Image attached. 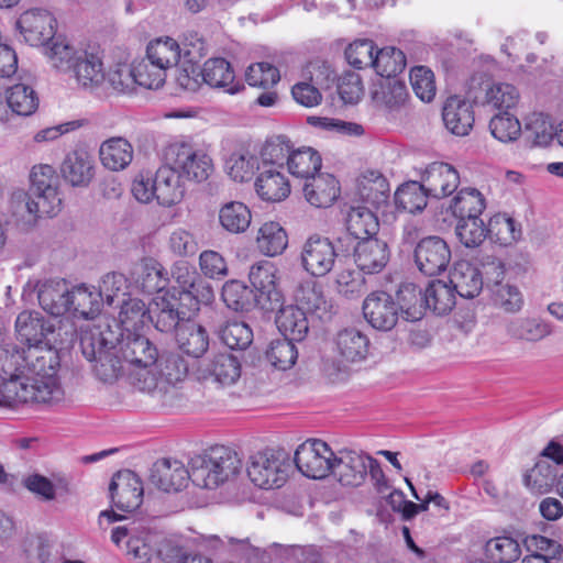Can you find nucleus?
<instances>
[{
    "instance_id": "1",
    "label": "nucleus",
    "mask_w": 563,
    "mask_h": 563,
    "mask_svg": "<svg viewBox=\"0 0 563 563\" xmlns=\"http://www.w3.org/2000/svg\"><path fill=\"white\" fill-rule=\"evenodd\" d=\"M8 368L11 379L3 384L2 396L8 404L52 402L63 396L58 382L59 356L48 344L23 347L10 353Z\"/></svg>"
},
{
    "instance_id": "2",
    "label": "nucleus",
    "mask_w": 563,
    "mask_h": 563,
    "mask_svg": "<svg viewBox=\"0 0 563 563\" xmlns=\"http://www.w3.org/2000/svg\"><path fill=\"white\" fill-rule=\"evenodd\" d=\"M118 338L109 327L81 329L80 349L82 355L92 364L95 375L104 383L115 382L123 369V357L117 343Z\"/></svg>"
},
{
    "instance_id": "3",
    "label": "nucleus",
    "mask_w": 563,
    "mask_h": 563,
    "mask_svg": "<svg viewBox=\"0 0 563 563\" xmlns=\"http://www.w3.org/2000/svg\"><path fill=\"white\" fill-rule=\"evenodd\" d=\"M191 482L200 488L216 489L236 478L242 460L231 448L214 445L190 459Z\"/></svg>"
},
{
    "instance_id": "4",
    "label": "nucleus",
    "mask_w": 563,
    "mask_h": 563,
    "mask_svg": "<svg viewBox=\"0 0 563 563\" xmlns=\"http://www.w3.org/2000/svg\"><path fill=\"white\" fill-rule=\"evenodd\" d=\"M124 539L126 555L135 563H150L155 555L166 563L178 558L177 548L170 547L161 534L150 531L142 523L133 521L112 530L113 543L120 545Z\"/></svg>"
},
{
    "instance_id": "5",
    "label": "nucleus",
    "mask_w": 563,
    "mask_h": 563,
    "mask_svg": "<svg viewBox=\"0 0 563 563\" xmlns=\"http://www.w3.org/2000/svg\"><path fill=\"white\" fill-rule=\"evenodd\" d=\"M164 162L169 164L184 179L206 181L213 173V159L209 153L189 140H176L164 148Z\"/></svg>"
},
{
    "instance_id": "6",
    "label": "nucleus",
    "mask_w": 563,
    "mask_h": 563,
    "mask_svg": "<svg viewBox=\"0 0 563 563\" xmlns=\"http://www.w3.org/2000/svg\"><path fill=\"white\" fill-rule=\"evenodd\" d=\"M31 194L26 196L25 207L30 214L54 217L62 209L58 190L59 178L55 168L48 164L34 165L30 173Z\"/></svg>"
},
{
    "instance_id": "7",
    "label": "nucleus",
    "mask_w": 563,
    "mask_h": 563,
    "mask_svg": "<svg viewBox=\"0 0 563 563\" xmlns=\"http://www.w3.org/2000/svg\"><path fill=\"white\" fill-rule=\"evenodd\" d=\"M145 373L146 376L139 378L136 387L142 391L163 394L168 386H175L186 378L188 364L178 353L165 352L157 356L152 369Z\"/></svg>"
},
{
    "instance_id": "8",
    "label": "nucleus",
    "mask_w": 563,
    "mask_h": 563,
    "mask_svg": "<svg viewBox=\"0 0 563 563\" xmlns=\"http://www.w3.org/2000/svg\"><path fill=\"white\" fill-rule=\"evenodd\" d=\"M287 460L283 452L273 449L252 454L246 465L250 481L262 489L278 488L287 479Z\"/></svg>"
},
{
    "instance_id": "9",
    "label": "nucleus",
    "mask_w": 563,
    "mask_h": 563,
    "mask_svg": "<svg viewBox=\"0 0 563 563\" xmlns=\"http://www.w3.org/2000/svg\"><path fill=\"white\" fill-rule=\"evenodd\" d=\"M334 453L322 440L313 439L301 443L294 456L298 471L308 478L321 479L332 472Z\"/></svg>"
},
{
    "instance_id": "10",
    "label": "nucleus",
    "mask_w": 563,
    "mask_h": 563,
    "mask_svg": "<svg viewBox=\"0 0 563 563\" xmlns=\"http://www.w3.org/2000/svg\"><path fill=\"white\" fill-rule=\"evenodd\" d=\"M109 494L114 508L124 512H133L143 503L144 487L142 479L133 471H119L111 479Z\"/></svg>"
},
{
    "instance_id": "11",
    "label": "nucleus",
    "mask_w": 563,
    "mask_h": 563,
    "mask_svg": "<svg viewBox=\"0 0 563 563\" xmlns=\"http://www.w3.org/2000/svg\"><path fill=\"white\" fill-rule=\"evenodd\" d=\"M335 258V247L328 238L312 235L302 244L300 263L311 276H325L332 271Z\"/></svg>"
},
{
    "instance_id": "12",
    "label": "nucleus",
    "mask_w": 563,
    "mask_h": 563,
    "mask_svg": "<svg viewBox=\"0 0 563 563\" xmlns=\"http://www.w3.org/2000/svg\"><path fill=\"white\" fill-rule=\"evenodd\" d=\"M123 361L139 367V372L134 374V385L139 378L146 376L145 371H151L157 361V349L144 335L128 333L121 341H117Z\"/></svg>"
},
{
    "instance_id": "13",
    "label": "nucleus",
    "mask_w": 563,
    "mask_h": 563,
    "mask_svg": "<svg viewBox=\"0 0 563 563\" xmlns=\"http://www.w3.org/2000/svg\"><path fill=\"white\" fill-rule=\"evenodd\" d=\"M415 264L428 276H435L446 269L451 261V250L439 236H428L418 242L413 252Z\"/></svg>"
},
{
    "instance_id": "14",
    "label": "nucleus",
    "mask_w": 563,
    "mask_h": 563,
    "mask_svg": "<svg viewBox=\"0 0 563 563\" xmlns=\"http://www.w3.org/2000/svg\"><path fill=\"white\" fill-rule=\"evenodd\" d=\"M190 317L191 313L181 306L175 294L165 291L154 298L148 321L153 322L158 331L168 333L177 331L180 323L186 322Z\"/></svg>"
},
{
    "instance_id": "15",
    "label": "nucleus",
    "mask_w": 563,
    "mask_h": 563,
    "mask_svg": "<svg viewBox=\"0 0 563 563\" xmlns=\"http://www.w3.org/2000/svg\"><path fill=\"white\" fill-rule=\"evenodd\" d=\"M477 86L484 91L483 103L498 112H510L520 101V92L517 87L508 82L484 81L483 76H473L470 81L468 95L475 100L478 99L474 92Z\"/></svg>"
},
{
    "instance_id": "16",
    "label": "nucleus",
    "mask_w": 563,
    "mask_h": 563,
    "mask_svg": "<svg viewBox=\"0 0 563 563\" xmlns=\"http://www.w3.org/2000/svg\"><path fill=\"white\" fill-rule=\"evenodd\" d=\"M365 320L379 331H389L398 322V306L386 291L376 290L366 296L362 306Z\"/></svg>"
},
{
    "instance_id": "17",
    "label": "nucleus",
    "mask_w": 563,
    "mask_h": 563,
    "mask_svg": "<svg viewBox=\"0 0 563 563\" xmlns=\"http://www.w3.org/2000/svg\"><path fill=\"white\" fill-rule=\"evenodd\" d=\"M56 20L46 10L32 9L23 12L16 21V26L24 41L31 46L44 47L48 42L56 38Z\"/></svg>"
},
{
    "instance_id": "18",
    "label": "nucleus",
    "mask_w": 563,
    "mask_h": 563,
    "mask_svg": "<svg viewBox=\"0 0 563 563\" xmlns=\"http://www.w3.org/2000/svg\"><path fill=\"white\" fill-rule=\"evenodd\" d=\"M296 306L306 314L322 322L330 321L335 313L331 299H328L322 287L312 280L300 283L294 294Z\"/></svg>"
},
{
    "instance_id": "19",
    "label": "nucleus",
    "mask_w": 563,
    "mask_h": 563,
    "mask_svg": "<svg viewBox=\"0 0 563 563\" xmlns=\"http://www.w3.org/2000/svg\"><path fill=\"white\" fill-rule=\"evenodd\" d=\"M369 455L352 450H342L334 454L332 474L344 486H360L367 476Z\"/></svg>"
},
{
    "instance_id": "20",
    "label": "nucleus",
    "mask_w": 563,
    "mask_h": 563,
    "mask_svg": "<svg viewBox=\"0 0 563 563\" xmlns=\"http://www.w3.org/2000/svg\"><path fill=\"white\" fill-rule=\"evenodd\" d=\"M191 481V467L178 460L162 459L154 463L150 481L165 493L179 492Z\"/></svg>"
},
{
    "instance_id": "21",
    "label": "nucleus",
    "mask_w": 563,
    "mask_h": 563,
    "mask_svg": "<svg viewBox=\"0 0 563 563\" xmlns=\"http://www.w3.org/2000/svg\"><path fill=\"white\" fill-rule=\"evenodd\" d=\"M369 339L356 328L340 330L333 338L332 351L341 364L356 363L366 358Z\"/></svg>"
},
{
    "instance_id": "22",
    "label": "nucleus",
    "mask_w": 563,
    "mask_h": 563,
    "mask_svg": "<svg viewBox=\"0 0 563 563\" xmlns=\"http://www.w3.org/2000/svg\"><path fill=\"white\" fill-rule=\"evenodd\" d=\"M430 197L440 199L453 194L460 185V174L450 164L433 162L427 166L421 176Z\"/></svg>"
},
{
    "instance_id": "23",
    "label": "nucleus",
    "mask_w": 563,
    "mask_h": 563,
    "mask_svg": "<svg viewBox=\"0 0 563 563\" xmlns=\"http://www.w3.org/2000/svg\"><path fill=\"white\" fill-rule=\"evenodd\" d=\"M69 77L84 89L93 90L101 87L106 82V71L100 53L84 48Z\"/></svg>"
},
{
    "instance_id": "24",
    "label": "nucleus",
    "mask_w": 563,
    "mask_h": 563,
    "mask_svg": "<svg viewBox=\"0 0 563 563\" xmlns=\"http://www.w3.org/2000/svg\"><path fill=\"white\" fill-rule=\"evenodd\" d=\"M93 156L85 148L69 152L62 165L64 179L74 187H87L95 176Z\"/></svg>"
},
{
    "instance_id": "25",
    "label": "nucleus",
    "mask_w": 563,
    "mask_h": 563,
    "mask_svg": "<svg viewBox=\"0 0 563 563\" xmlns=\"http://www.w3.org/2000/svg\"><path fill=\"white\" fill-rule=\"evenodd\" d=\"M372 100L386 115H394L401 111L408 100L407 87L398 79H380L374 85Z\"/></svg>"
},
{
    "instance_id": "26",
    "label": "nucleus",
    "mask_w": 563,
    "mask_h": 563,
    "mask_svg": "<svg viewBox=\"0 0 563 563\" xmlns=\"http://www.w3.org/2000/svg\"><path fill=\"white\" fill-rule=\"evenodd\" d=\"M305 199L316 208H328L340 197L339 180L330 173H319L303 183Z\"/></svg>"
},
{
    "instance_id": "27",
    "label": "nucleus",
    "mask_w": 563,
    "mask_h": 563,
    "mask_svg": "<svg viewBox=\"0 0 563 563\" xmlns=\"http://www.w3.org/2000/svg\"><path fill=\"white\" fill-rule=\"evenodd\" d=\"M54 331V325L46 321L41 312L22 311L15 320L18 340L24 347L43 345L47 334Z\"/></svg>"
},
{
    "instance_id": "28",
    "label": "nucleus",
    "mask_w": 563,
    "mask_h": 563,
    "mask_svg": "<svg viewBox=\"0 0 563 563\" xmlns=\"http://www.w3.org/2000/svg\"><path fill=\"white\" fill-rule=\"evenodd\" d=\"M442 118L445 128L459 136L467 135L475 121L472 103L460 96H451L446 99Z\"/></svg>"
},
{
    "instance_id": "29",
    "label": "nucleus",
    "mask_w": 563,
    "mask_h": 563,
    "mask_svg": "<svg viewBox=\"0 0 563 563\" xmlns=\"http://www.w3.org/2000/svg\"><path fill=\"white\" fill-rule=\"evenodd\" d=\"M98 154L100 163L106 169L122 172L132 163L134 147L128 139L112 136L101 142Z\"/></svg>"
},
{
    "instance_id": "30",
    "label": "nucleus",
    "mask_w": 563,
    "mask_h": 563,
    "mask_svg": "<svg viewBox=\"0 0 563 563\" xmlns=\"http://www.w3.org/2000/svg\"><path fill=\"white\" fill-rule=\"evenodd\" d=\"M156 200L163 207L179 203L186 192L184 178L169 164L164 162L155 174Z\"/></svg>"
},
{
    "instance_id": "31",
    "label": "nucleus",
    "mask_w": 563,
    "mask_h": 563,
    "mask_svg": "<svg viewBox=\"0 0 563 563\" xmlns=\"http://www.w3.org/2000/svg\"><path fill=\"white\" fill-rule=\"evenodd\" d=\"M354 260L364 273H378L389 260L388 246L376 238L358 241L354 246Z\"/></svg>"
},
{
    "instance_id": "32",
    "label": "nucleus",
    "mask_w": 563,
    "mask_h": 563,
    "mask_svg": "<svg viewBox=\"0 0 563 563\" xmlns=\"http://www.w3.org/2000/svg\"><path fill=\"white\" fill-rule=\"evenodd\" d=\"M37 298L43 310L52 316L69 312L70 289L64 279H48L38 284Z\"/></svg>"
},
{
    "instance_id": "33",
    "label": "nucleus",
    "mask_w": 563,
    "mask_h": 563,
    "mask_svg": "<svg viewBox=\"0 0 563 563\" xmlns=\"http://www.w3.org/2000/svg\"><path fill=\"white\" fill-rule=\"evenodd\" d=\"M82 51L84 47L75 45L66 37L57 36L46 44L44 55L51 68L69 76Z\"/></svg>"
},
{
    "instance_id": "34",
    "label": "nucleus",
    "mask_w": 563,
    "mask_h": 563,
    "mask_svg": "<svg viewBox=\"0 0 563 563\" xmlns=\"http://www.w3.org/2000/svg\"><path fill=\"white\" fill-rule=\"evenodd\" d=\"M255 189L261 199L278 202L290 194V185L283 169L274 166H263L256 181Z\"/></svg>"
},
{
    "instance_id": "35",
    "label": "nucleus",
    "mask_w": 563,
    "mask_h": 563,
    "mask_svg": "<svg viewBox=\"0 0 563 563\" xmlns=\"http://www.w3.org/2000/svg\"><path fill=\"white\" fill-rule=\"evenodd\" d=\"M131 276L135 284L147 294L158 292L166 287L167 272L153 257L141 258L132 268Z\"/></svg>"
},
{
    "instance_id": "36",
    "label": "nucleus",
    "mask_w": 563,
    "mask_h": 563,
    "mask_svg": "<svg viewBox=\"0 0 563 563\" xmlns=\"http://www.w3.org/2000/svg\"><path fill=\"white\" fill-rule=\"evenodd\" d=\"M449 280L456 294L468 299L477 297L484 287L481 269L467 261L454 264Z\"/></svg>"
},
{
    "instance_id": "37",
    "label": "nucleus",
    "mask_w": 563,
    "mask_h": 563,
    "mask_svg": "<svg viewBox=\"0 0 563 563\" xmlns=\"http://www.w3.org/2000/svg\"><path fill=\"white\" fill-rule=\"evenodd\" d=\"M201 78L205 84L213 88H222L230 95H235L243 88L235 82V75L231 64L224 58H210L205 62L200 69Z\"/></svg>"
},
{
    "instance_id": "38",
    "label": "nucleus",
    "mask_w": 563,
    "mask_h": 563,
    "mask_svg": "<svg viewBox=\"0 0 563 563\" xmlns=\"http://www.w3.org/2000/svg\"><path fill=\"white\" fill-rule=\"evenodd\" d=\"M277 267L269 261H260L251 266L249 279L255 290L260 292L261 301L264 297L271 302L280 300V292L277 289Z\"/></svg>"
},
{
    "instance_id": "39",
    "label": "nucleus",
    "mask_w": 563,
    "mask_h": 563,
    "mask_svg": "<svg viewBox=\"0 0 563 563\" xmlns=\"http://www.w3.org/2000/svg\"><path fill=\"white\" fill-rule=\"evenodd\" d=\"M203 372L205 378L211 379L221 386H231L241 376V363L232 354L220 353L208 362Z\"/></svg>"
},
{
    "instance_id": "40",
    "label": "nucleus",
    "mask_w": 563,
    "mask_h": 563,
    "mask_svg": "<svg viewBox=\"0 0 563 563\" xmlns=\"http://www.w3.org/2000/svg\"><path fill=\"white\" fill-rule=\"evenodd\" d=\"M178 347L189 356H202L209 346V336L205 328L188 319L180 323L176 332Z\"/></svg>"
},
{
    "instance_id": "41",
    "label": "nucleus",
    "mask_w": 563,
    "mask_h": 563,
    "mask_svg": "<svg viewBox=\"0 0 563 563\" xmlns=\"http://www.w3.org/2000/svg\"><path fill=\"white\" fill-rule=\"evenodd\" d=\"M279 332L290 340L302 341L309 331V321L305 311L296 305L282 307L276 316Z\"/></svg>"
},
{
    "instance_id": "42",
    "label": "nucleus",
    "mask_w": 563,
    "mask_h": 563,
    "mask_svg": "<svg viewBox=\"0 0 563 563\" xmlns=\"http://www.w3.org/2000/svg\"><path fill=\"white\" fill-rule=\"evenodd\" d=\"M346 230L356 240L374 238L379 230V222L375 212L366 206H352L347 211Z\"/></svg>"
},
{
    "instance_id": "43",
    "label": "nucleus",
    "mask_w": 563,
    "mask_h": 563,
    "mask_svg": "<svg viewBox=\"0 0 563 563\" xmlns=\"http://www.w3.org/2000/svg\"><path fill=\"white\" fill-rule=\"evenodd\" d=\"M221 297L225 306L236 312L251 311L258 305L264 309L267 308L251 288L235 279L229 280L223 285Z\"/></svg>"
},
{
    "instance_id": "44",
    "label": "nucleus",
    "mask_w": 563,
    "mask_h": 563,
    "mask_svg": "<svg viewBox=\"0 0 563 563\" xmlns=\"http://www.w3.org/2000/svg\"><path fill=\"white\" fill-rule=\"evenodd\" d=\"M357 192L362 201L379 208L387 201L389 185L382 174L371 170L358 178Z\"/></svg>"
},
{
    "instance_id": "45",
    "label": "nucleus",
    "mask_w": 563,
    "mask_h": 563,
    "mask_svg": "<svg viewBox=\"0 0 563 563\" xmlns=\"http://www.w3.org/2000/svg\"><path fill=\"white\" fill-rule=\"evenodd\" d=\"M322 158L321 155L312 147H301L294 150L292 154L287 161L289 173L297 178L305 181L310 180V177L317 176L321 173Z\"/></svg>"
},
{
    "instance_id": "46",
    "label": "nucleus",
    "mask_w": 563,
    "mask_h": 563,
    "mask_svg": "<svg viewBox=\"0 0 563 563\" xmlns=\"http://www.w3.org/2000/svg\"><path fill=\"white\" fill-rule=\"evenodd\" d=\"M523 544L529 554L521 563H552L562 553V545L556 540L540 534L526 537Z\"/></svg>"
},
{
    "instance_id": "47",
    "label": "nucleus",
    "mask_w": 563,
    "mask_h": 563,
    "mask_svg": "<svg viewBox=\"0 0 563 563\" xmlns=\"http://www.w3.org/2000/svg\"><path fill=\"white\" fill-rule=\"evenodd\" d=\"M221 228L231 234L245 232L252 221L251 210L246 205L240 201H230L224 203L218 213Z\"/></svg>"
},
{
    "instance_id": "48",
    "label": "nucleus",
    "mask_w": 563,
    "mask_h": 563,
    "mask_svg": "<svg viewBox=\"0 0 563 563\" xmlns=\"http://www.w3.org/2000/svg\"><path fill=\"white\" fill-rule=\"evenodd\" d=\"M525 132L533 146L545 147L558 134L551 117L543 112H532L525 118Z\"/></svg>"
},
{
    "instance_id": "49",
    "label": "nucleus",
    "mask_w": 563,
    "mask_h": 563,
    "mask_svg": "<svg viewBox=\"0 0 563 563\" xmlns=\"http://www.w3.org/2000/svg\"><path fill=\"white\" fill-rule=\"evenodd\" d=\"M398 314L407 321L420 320L426 311L424 296L419 287L413 284H404L397 291Z\"/></svg>"
},
{
    "instance_id": "50",
    "label": "nucleus",
    "mask_w": 563,
    "mask_h": 563,
    "mask_svg": "<svg viewBox=\"0 0 563 563\" xmlns=\"http://www.w3.org/2000/svg\"><path fill=\"white\" fill-rule=\"evenodd\" d=\"M488 292L492 303L507 313L519 312L523 307V295L515 284L509 282L488 284Z\"/></svg>"
},
{
    "instance_id": "51",
    "label": "nucleus",
    "mask_w": 563,
    "mask_h": 563,
    "mask_svg": "<svg viewBox=\"0 0 563 563\" xmlns=\"http://www.w3.org/2000/svg\"><path fill=\"white\" fill-rule=\"evenodd\" d=\"M288 244L286 231L277 222L269 221L262 224L256 236L257 250L266 256L282 254Z\"/></svg>"
},
{
    "instance_id": "52",
    "label": "nucleus",
    "mask_w": 563,
    "mask_h": 563,
    "mask_svg": "<svg viewBox=\"0 0 563 563\" xmlns=\"http://www.w3.org/2000/svg\"><path fill=\"white\" fill-rule=\"evenodd\" d=\"M423 296L426 309L428 308L440 316L446 314L455 306V290L450 283L432 280L426 288Z\"/></svg>"
},
{
    "instance_id": "53",
    "label": "nucleus",
    "mask_w": 563,
    "mask_h": 563,
    "mask_svg": "<svg viewBox=\"0 0 563 563\" xmlns=\"http://www.w3.org/2000/svg\"><path fill=\"white\" fill-rule=\"evenodd\" d=\"M486 208L483 194L476 188H463L452 198L449 209L455 218L481 217Z\"/></svg>"
},
{
    "instance_id": "54",
    "label": "nucleus",
    "mask_w": 563,
    "mask_h": 563,
    "mask_svg": "<svg viewBox=\"0 0 563 563\" xmlns=\"http://www.w3.org/2000/svg\"><path fill=\"white\" fill-rule=\"evenodd\" d=\"M101 302L99 291L79 286L70 290L69 312L84 319H93L100 312Z\"/></svg>"
},
{
    "instance_id": "55",
    "label": "nucleus",
    "mask_w": 563,
    "mask_h": 563,
    "mask_svg": "<svg viewBox=\"0 0 563 563\" xmlns=\"http://www.w3.org/2000/svg\"><path fill=\"white\" fill-rule=\"evenodd\" d=\"M428 197L430 195L427 192L422 181H408L401 185L395 192V203L398 209L416 213L426 208Z\"/></svg>"
},
{
    "instance_id": "56",
    "label": "nucleus",
    "mask_w": 563,
    "mask_h": 563,
    "mask_svg": "<svg viewBox=\"0 0 563 563\" xmlns=\"http://www.w3.org/2000/svg\"><path fill=\"white\" fill-rule=\"evenodd\" d=\"M371 67L383 79H396V76L406 67V57L398 48L385 47L376 53Z\"/></svg>"
},
{
    "instance_id": "57",
    "label": "nucleus",
    "mask_w": 563,
    "mask_h": 563,
    "mask_svg": "<svg viewBox=\"0 0 563 563\" xmlns=\"http://www.w3.org/2000/svg\"><path fill=\"white\" fill-rule=\"evenodd\" d=\"M150 319V308L139 298L123 300L119 312L122 330L128 333L137 332Z\"/></svg>"
},
{
    "instance_id": "58",
    "label": "nucleus",
    "mask_w": 563,
    "mask_h": 563,
    "mask_svg": "<svg viewBox=\"0 0 563 563\" xmlns=\"http://www.w3.org/2000/svg\"><path fill=\"white\" fill-rule=\"evenodd\" d=\"M7 103L13 113L27 117L36 111L38 98L32 87L18 84L7 90Z\"/></svg>"
},
{
    "instance_id": "59",
    "label": "nucleus",
    "mask_w": 563,
    "mask_h": 563,
    "mask_svg": "<svg viewBox=\"0 0 563 563\" xmlns=\"http://www.w3.org/2000/svg\"><path fill=\"white\" fill-rule=\"evenodd\" d=\"M178 300L186 307L188 312L196 313L200 305H209L214 299V291L209 282L201 276L192 285L179 290Z\"/></svg>"
},
{
    "instance_id": "60",
    "label": "nucleus",
    "mask_w": 563,
    "mask_h": 563,
    "mask_svg": "<svg viewBox=\"0 0 563 563\" xmlns=\"http://www.w3.org/2000/svg\"><path fill=\"white\" fill-rule=\"evenodd\" d=\"M146 57L152 59L154 64L169 69L180 58L179 44L172 37L156 38L147 45Z\"/></svg>"
},
{
    "instance_id": "61",
    "label": "nucleus",
    "mask_w": 563,
    "mask_h": 563,
    "mask_svg": "<svg viewBox=\"0 0 563 563\" xmlns=\"http://www.w3.org/2000/svg\"><path fill=\"white\" fill-rule=\"evenodd\" d=\"M455 234L468 249L479 246L487 238V227L481 217L456 218Z\"/></svg>"
},
{
    "instance_id": "62",
    "label": "nucleus",
    "mask_w": 563,
    "mask_h": 563,
    "mask_svg": "<svg viewBox=\"0 0 563 563\" xmlns=\"http://www.w3.org/2000/svg\"><path fill=\"white\" fill-rule=\"evenodd\" d=\"M225 173L238 183L249 181L258 169L257 158L249 152L232 153L224 164Z\"/></svg>"
},
{
    "instance_id": "63",
    "label": "nucleus",
    "mask_w": 563,
    "mask_h": 563,
    "mask_svg": "<svg viewBox=\"0 0 563 563\" xmlns=\"http://www.w3.org/2000/svg\"><path fill=\"white\" fill-rule=\"evenodd\" d=\"M487 227V238L500 245H510L516 242L521 234L517 229L514 219L505 214H496L489 219Z\"/></svg>"
},
{
    "instance_id": "64",
    "label": "nucleus",
    "mask_w": 563,
    "mask_h": 563,
    "mask_svg": "<svg viewBox=\"0 0 563 563\" xmlns=\"http://www.w3.org/2000/svg\"><path fill=\"white\" fill-rule=\"evenodd\" d=\"M492 135L503 142L508 143L517 140L521 134V123L518 118L510 112H498L489 121Z\"/></svg>"
}]
</instances>
